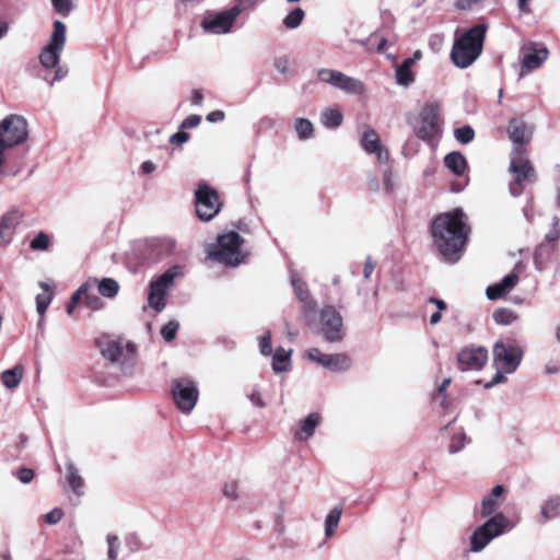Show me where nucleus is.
Masks as SVG:
<instances>
[{"mask_svg":"<svg viewBox=\"0 0 560 560\" xmlns=\"http://www.w3.org/2000/svg\"><path fill=\"white\" fill-rule=\"evenodd\" d=\"M156 170V164L153 163L152 161L148 160V161H144L141 165H140V171L143 175H149V174H152L154 171Z\"/></svg>","mask_w":560,"mask_h":560,"instance_id":"338daca9","label":"nucleus"},{"mask_svg":"<svg viewBox=\"0 0 560 560\" xmlns=\"http://www.w3.org/2000/svg\"><path fill=\"white\" fill-rule=\"evenodd\" d=\"M189 140V133L185 131H178L171 136L170 142L176 147H180Z\"/></svg>","mask_w":560,"mask_h":560,"instance_id":"680f3d73","label":"nucleus"},{"mask_svg":"<svg viewBox=\"0 0 560 560\" xmlns=\"http://www.w3.org/2000/svg\"><path fill=\"white\" fill-rule=\"evenodd\" d=\"M505 290L502 288V285L498 282L495 284L489 285L486 290V295L490 301L498 300L502 298L505 294Z\"/></svg>","mask_w":560,"mask_h":560,"instance_id":"3c124183","label":"nucleus"},{"mask_svg":"<svg viewBox=\"0 0 560 560\" xmlns=\"http://www.w3.org/2000/svg\"><path fill=\"white\" fill-rule=\"evenodd\" d=\"M259 351L262 355L268 357L272 352L271 334L267 331L259 338Z\"/></svg>","mask_w":560,"mask_h":560,"instance_id":"09e8293b","label":"nucleus"},{"mask_svg":"<svg viewBox=\"0 0 560 560\" xmlns=\"http://www.w3.org/2000/svg\"><path fill=\"white\" fill-rule=\"evenodd\" d=\"M534 127L521 118H511L508 135L513 143L511 155L524 154V147L532 140Z\"/></svg>","mask_w":560,"mask_h":560,"instance_id":"4468645a","label":"nucleus"},{"mask_svg":"<svg viewBox=\"0 0 560 560\" xmlns=\"http://www.w3.org/2000/svg\"><path fill=\"white\" fill-rule=\"evenodd\" d=\"M396 82L401 86H409L415 82V75L411 70L396 66Z\"/></svg>","mask_w":560,"mask_h":560,"instance_id":"79ce46f5","label":"nucleus"},{"mask_svg":"<svg viewBox=\"0 0 560 560\" xmlns=\"http://www.w3.org/2000/svg\"><path fill=\"white\" fill-rule=\"evenodd\" d=\"M66 24L59 20L52 24V33L48 43L43 47L39 54V63L46 69H55L52 77L45 75L44 80L52 86L56 82L63 80L68 75V68L60 66L61 52L66 45Z\"/></svg>","mask_w":560,"mask_h":560,"instance_id":"f257e3e1","label":"nucleus"},{"mask_svg":"<svg viewBox=\"0 0 560 560\" xmlns=\"http://www.w3.org/2000/svg\"><path fill=\"white\" fill-rule=\"evenodd\" d=\"M342 514V509L340 506H335L330 512L327 514L325 518V536L331 537L336 529L338 528L340 518Z\"/></svg>","mask_w":560,"mask_h":560,"instance_id":"72a5a7b5","label":"nucleus"},{"mask_svg":"<svg viewBox=\"0 0 560 560\" xmlns=\"http://www.w3.org/2000/svg\"><path fill=\"white\" fill-rule=\"evenodd\" d=\"M23 372L22 365H15L12 369L5 370L1 374L2 384L9 389L18 387L22 381Z\"/></svg>","mask_w":560,"mask_h":560,"instance_id":"2f4dec72","label":"nucleus"},{"mask_svg":"<svg viewBox=\"0 0 560 560\" xmlns=\"http://www.w3.org/2000/svg\"><path fill=\"white\" fill-rule=\"evenodd\" d=\"M488 361V350L483 347H466L457 354L460 371L481 370Z\"/></svg>","mask_w":560,"mask_h":560,"instance_id":"dca6fc26","label":"nucleus"},{"mask_svg":"<svg viewBox=\"0 0 560 560\" xmlns=\"http://www.w3.org/2000/svg\"><path fill=\"white\" fill-rule=\"evenodd\" d=\"M203 102V94L200 90H194L190 96V103L194 106H201Z\"/></svg>","mask_w":560,"mask_h":560,"instance_id":"774afa93","label":"nucleus"},{"mask_svg":"<svg viewBox=\"0 0 560 560\" xmlns=\"http://www.w3.org/2000/svg\"><path fill=\"white\" fill-rule=\"evenodd\" d=\"M360 145L366 154L375 155L380 164H386L388 162V150L382 143L378 133L368 125L362 127Z\"/></svg>","mask_w":560,"mask_h":560,"instance_id":"2eb2a0df","label":"nucleus"},{"mask_svg":"<svg viewBox=\"0 0 560 560\" xmlns=\"http://www.w3.org/2000/svg\"><path fill=\"white\" fill-rule=\"evenodd\" d=\"M316 75L319 82L328 84L347 94L361 95L365 91V85L361 80L349 77L339 70L323 68L317 70Z\"/></svg>","mask_w":560,"mask_h":560,"instance_id":"9d476101","label":"nucleus"},{"mask_svg":"<svg viewBox=\"0 0 560 560\" xmlns=\"http://www.w3.org/2000/svg\"><path fill=\"white\" fill-rule=\"evenodd\" d=\"M467 443V436L465 432H459L455 434L448 444V453L450 454H456L460 452Z\"/></svg>","mask_w":560,"mask_h":560,"instance_id":"a18cd8bd","label":"nucleus"},{"mask_svg":"<svg viewBox=\"0 0 560 560\" xmlns=\"http://www.w3.org/2000/svg\"><path fill=\"white\" fill-rule=\"evenodd\" d=\"M304 16V11L301 8H296L284 18L283 24L287 28L294 30L302 24Z\"/></svg>","mask_w":560,"mask_h":560,"instance_id":"e433bc0d","label":"nucleus"},{"mask_svg":"<svg viewBox=\"0 0 560 560\" xmlns=\"http://www.w3.org/2000/svg\"><path fill=\"white\" fill-rule=\"evenodd\" d=\"M66 480L77 497L84 494V480L72 462L67 463Z\"/></svg>","mask_w":560,"mask_h":560,"instance_id":"bb28decb","label":"nucleus"},{"mask_svg":"<svg viewBox=\"0 0 560 560\" xmlns=\"http://www.w3.org/2000/svg\"><path fill=\"white\" fill-rule=\"evenodd\" d=\"M237 483L236 481H230L226 482L223 487V494L230 499V500H236L237 499Z\"/></svg>","mask_w":560,"mask_h":560,"instance_id":"13d9d810","label":"nucleus"},{"mask_svg":"<svg viewBox=\"0 0 560 560\" xmlns=\"http://www.w3.org/2000/svg\"><path fill=\"white\" fill-rule=\"evenodd\" d=\"M107 541V558L109 560H117L118 558V548H119V538L117 535L108 534L106 536Z\"/></svg>","mask_w":560,"mask_h":560,"instance_id":"49530a36","label":"nucleus"},{"mask_svg":"<svg viewBox=\"0 0 560 560\" xmlns=\"http://www.w3.org/2000/svg\"><path fill=\"white\" fill-rule=\"evenodd\" d=\"M18 478L22 483H30L34 478V471L30 468H21L18 471Z\"/></svg>","mask_w":560,"mask_h":560,"instance_id":"0e129e2a","label":"nucleus"},{"mask_svg":"<svg viewBox=\"0 0 560 560\" xmlns=\"http://www.w3.org/2000/svg\"><path fill=\"white\" fill-rule=\"evenodd\" d=\"M92 289V281H85L84 283H82L78 290L72 294L71 299H70V302L72 304H75L78 305L79 302L81 301L82 296H85L86 292H89V290Z\"/></svg>","mask_w":560,"mask_h":560,"instance_id":"8fccbe9b","label":"nucleus"},{"mask_svg":"<svg viewBox=\"0 0 560 560\" xmlns=\"http://www.w3.org/2000/svg\"><path fill=\"white\" fill-rule=\"evenodd\" d=\"M275 68L278 72L287 74L290 69V62L287 57H279L275 60Z\"/></svg>","mask_w":560,"mask_h":560,"instance_id":"e2e57ef3","label":"nucleus"},{"mask_svg":"<svg viewBox=\"0 0 560 560\" xmlns=\"http://www.w3.org/2000/svg\"><path fill=\"white\" fill-rule=\"evenodd\" d=\"M466 247H433V255L440 261L454 265L462 259Z\"/></svg>","mask_w":560,"mask_h":560,"instance_id":"b1692460","label":"nucleus"},{"mask_svg":"<svg viewBox=\"0 0 560 560\" xmlns=\"http://www.w3.org/2000/svg\"><path fill=\"white\" fill-rule=\"evenodd\" d=\"M439 133L438 113L433 106H425L419 117L417 135L423 140H431Z\"/></svg>","mask_w":560,"mask_h":560,"instance_id":"a211bd4d","label":"nucleus"},{"mask_svg":"<svg viewBox=\"0 0 560 560\" xmlns=\"http://www.w3.org/2000/svg\"><path fill=\"white\" fill-rule=\"evenodd\" d=\"M196 214L201 221H211L222 208L219 192L207 183L201 182L195 190Z\"/></svg>","mask_w":560,"mask_h":560,"instance_id":"1a4fd4ad","label":"nucleus"},{"mask_svg":"<svg viewBox=\"0 0 560 560\" xmlns=\"http://www.w3.org/2000/svg\"><path fill=\"white\" fill-rule=\"evenodd\" d=\"M518 282V276L514 272L506 275L503 277V279L499 282L502 288L505 290V292L512 290Z\"/></svg>","mask_w":560,"mask_h":560,"instance_id":"6e6d98bb","label":"nucleus"},{"mask_svg":"<svg viewBox=\"0 0 560 560\" xmlns=\"http://www.w3.org/2000/svg\"><path fill=\"white\" fill-rule=\"evenodd\" d=\"M444 164L450 171H452L457 176L463 175L467 168L466 158L460 152L457 151L448 153L444 158Z\"/></svg>","mask_w":560,"mask_h":560,"instance_id":"c85d7f7f","label":"nucleus"},{"mask_svg":"<svg viewBox=\"0 0 560 560\" xmlns=\"http://www.w3.org/2000/svg\"><path fill=\"white\" fill-rule=\"evenodd\" d=\"M505 374H508V373L504 370L495 369L494 375L492 376L490 382L485 384V388L488 389V388H491V387H493L495 385L504 383L506 381Z\"/></svg>","mask_w":560,"mask_h":560,"instance_id":"5fc2aeb1","label":"nucleus"},{"mask_svg":"<svg viewBox=\"0 0 560 560\" xmlns=\"http://www.w3.org/2000/svg\"><path fill=\"white\" fill-rule=\"evenodd\" d=\"M244 247H209L207 258L229 267H237L249 255Z\"/></svg>","mask_w":560,"mask_h":560,"instance_id":"f3484780","label":"nucleus"},{"mask_svg":"<svg viewBox=\"0 0 560 560\" xmlns=\"http://www.w3.org/2000/svg\"><path fill=\"white\" fill-rule=\"evenodd\" d=\"M27 121L23 116L11 114L0 122V141L8 148L26 141Z\"/></svg>","mask_w":560,"mask_h":560,"instance_id":"9b49d317","label":"nucleus"},{"mask_svg":"<svg viewBox=\"0 0 560 560\" xmlns=\"http://www.w3.org/2000/svg\"><path fill=\"white\" fill-rule=\"evenodd\" d=\"M551 256V247H538L534 254V264L538 271L546 268L547 261Z\"/></svg>","mask_w":560,"mask_h":560,"instance_id":"58836bf2","label":"nucleus"},{"mask_svg":"<svg viewBox=\"0 0 560 560\" xmlns=\"http://www.w3.org/2000/svg\"><path fill=\"white\" fill-rule=\"evenodd\" d=\"M84 302L88 307H90L93 311H98L103 307V301L95 294H90L86 292L84 296Z\"/></svg>","mask_w":560,"mask_h":560,"instance_id":"603ef678","label":"nucleus"},{"mask_svg":"<svg viewBox=\"0 0 560 560\" xmlns=\"http://www.w3.org/2000/svg\"><path fill=\"white\" fill-rule=\"evenodd\" d=\"M383 184H384V188L387 192H393V190L395 188V180H394V175H393L392 170H389V168L385 170V172L383 174Z\"/></svg>","mask_w":560,"mask_h":560,"instance_id":"bf43d9fd","label":"nucleus"},{"mask_svg":"<svg viewBox=\"0 0 560 560\" xmlns=\"http://www.w3.org/2000/svg\"><path fill=\"white\" fill-rule=\"evenodd\" d=\"M179 328V323L177 320H170L161 328V336L166 342H171L175 339L176 334Z\"/></svg>","mask_w":560,"mask_h":560,"instance_id":"c03bdc74","label":"nucleus"},{"mask_svg":"<svg viewBox=\"0 0 560 560\" xmlns=\"http://www.w3.org/2000/svg\"><path fill=\"white\" fill-rule=\"evenodd\" d=\"M88 281H92V288L97 287L98 293L107 299H114L119 292V283L113 278H90Z\"/></svg>","mask_w":560,"mask_h":560,"instance_id":"393cba45","label":"nucleus"},{"mask_svg":"<svg viewBox=\"0 0 560 560\" xmlns=\"http://www.w3.org/2000/svg\"><path fill=\"white\" fill-rule=\"evenodd\" d=\"M292 350L278 347L272 355L271 368L276 374L287 372L291 369Z\"/></svg>","mask_w":560,"mask_h":560,"instance_id":"cd10ccee","label":"nucleus"},{"mask_svg":"<svg viewBox=\"0 0 560 560\" xmlns=\"http://www.w3.org/2000/svg\"><path fill=\"white\" fill-rule=\"evenodd\" d=\"M492 317L493 320L500 325H511L517 318L515 313L509 308L495 310L492 314Z\"/></svg>","mask_w":560,"mask_h":560,"instance_id":"4c0bfd02","label":"nucleus"},{"mask_svg":"<svg viewBox=\"0 0 560 560\" xmlns=\"http://www.w3.org/2000/svg\"><path fill=\"white\" fill-rule=\"evenodd\" d=\"M54 10L63 16H68L74 9V0H50Z\"/></svg>","mask_w":560,"mask_h":560,"instance_id":"37998d69","label":"nucleus"},{"mask_svg":"<svg viewBox=\"0 0 560 560\" xmlns=\"http://www.w3.org/2000/svg\"><path fill=\"white\" fill-rule=\"evenodd\" d=\"M50 236L45 232H39L28 245H49Z\"/></svg>","mask_w":560,"mask_h":560,"instance_id":"69168bd1","label":"nucleus"},{"mask_svg":"<svg viewBox=\"0 0 560 560\" xmlns=\"http://www.w3.org/2000/svg\"><path fill=\"white\" fill-rule=\"evenodd\" d=\"M434 238L445 245H465L468 241L469 228L460 209L439 215L432 223Z\"/></svg>","mask_w":560,"mask_h":560,"instance_id":"7ed1b4c3","label":"nucleus"},{"mask_svg":"<svg viewBox=\"0 0 560 560\" xmlns=\"http://www.w3.org/2000/svg\"><path fill=\"white\" fill-rule=\"evenodd\" d=\"M247 243V240H245L238 232L236 231H229L223 234H220L217 240V245L223 246V245H243Z\"/></svg>","mask_w":560,"mask_h":560,"instance_id":"c9c22d12","label":"nucleus"},{"mask_svg":"<svg viewBox=\"0 0 560 560\" xmlns=\"http://www.w3.org/2000/svg\"><path fill=\"white\" fill-rule=\"evenodd\" d=\"M454 137L458 142H460L463 144H468L475 138V130L469 125H466V126L456 128L454 130Z\"/></svg>","mask_w":560,"mask_h":560,"instance_id":"ea45409f","label":"nucleus"},{"mask_svg":"<svg viewBox=\"0 0 560 560\" xmlns=\"http://www.w3.org/2000/svg\"><path fill=\"white\" fill-rule=\"evenodd\" d=\"M248 5L249 3H247L246 1L240 0L238 3H236L228 10H223L217 13H209L203 18L201 22V27L203 28L205 32L211 34H226L232 30V26L236 18Z\"/></svg>","mask_w":560,"mask_h":560,"instance_id":"6e6552de","label":"nucleus"},{"mask_svg":"<svg viewBox=\"0 0 560 560\" xmlns=\"http://www.w3.org/2000/svg\"><path fill=\"white\" fill-rule=\"evenodd\" d=\"M560 498L550 497L545 500L540 506V514L544 522L555 520L559 516L560 512Z\"/></svg>","mask_w":560,"mask_h":560,"instance_id":"7c9ffc66","label":"nucleus"},{"mask_svg":"<svg viewBox=\"0 0 560 560\" xmlns=\"http://www.w3.org/2000/svg\"><path fill=\"white\" fill-rule=\"evenodd\" d=\"M291 284L293 287L296 298L303 305V308H302L303 316L307 317V315L310 313L314 314L316 311L317 304L311 298L306 282L303 281L296 273H292Z\"/></svg>","mask_w":560,"mask_h":560,"instance_id":"412c9836","label":"nucleus"},{"mask_svg":"<svg viewBox=\"0 0 560 560\" xmlns=\"http://www.w3.org/2000/svg\"><path fill=\"white\" fill-rule=\"evenodd\" d=\"M320 122L327 128H337L342 122V114L338 108H325L320 114Z\"/></svg>","mask_w":560,"mask_h":560,"instance_id":"473e14b6","label":"nucleus"},{"mask_svg":"<svg viewBox=\"0 0 560 560\" xmlns=\"http://www.w3.org/2000/svg\"><path fill=\"white\" fill-rule=\"evenodd\" d=\"M351 366L350 358L345 353L328 354L324 368L332 372L347 371Z\"/></svg>","mask_w":560,"mask_h":560,"instance_id":"c756f323","label":"nucleus"},{"mask_svg":"<svg viewBox=\"0 0 560 560\" xmlns=\"http://www.w3.org/2000/svg\"><path fill=\"white\" fill-rule=\"evenodd\" d=\"M62 517H63L62 510L56 508V509H52L50 512H48L45 515V522L50 524V525H55V524L59 523Z\"/></svg>","mask_w":560,"mask_h":560,"instance_id":"4d7b16f0","label":"nucleus"},{"mask_svg":"<svg viewBox=\"0 0 560 560\" xmlns=\"http://www.w3.org/2000/svg\"><path fill=\"white\" fill-rule=\"evenodd\" d=\"M509 171L513 175L509 184V190L513 197L521 196L524 189L536 180L535 170L524 154L511 155Z\"/></svg>","mask_w":560,"mask_h":560,"instance_id":"0eeeda50","label":"nucleus"},{"mask_svg":"<svg viewBox=\"0 0 560 560\" xmlns=\"http://www.w3.org/2000/svg\"><path fill=\"white\" fill-rule=\"evenodd\" d=\"M22 218L23 214L19 210H11L2 215L0 222L3 223L4 226H8V229L15 231L18 225L21 223Z\"/></svg>","mask_w":560,"mask_h":560,"instance_id":"a19ab883","label":"nucleus"},{"mask_svg":"<svg viewBox=\"0 0 560 560\" xmlns=\"http://www.w3.org/2000/svg\"><path fill=\"white\" fill-rule=\"evenodd\" d=\"M328 354H325L323 353L319 349L317 348H310L308 350H306L305 352V358L308 359L310 361L312 362H315L322 366H324L325 362H326V358H327Z\"/></svg>","mask_w":560,"mask_h":560,"instance_id":"de8ad7c7","label":"nucleus"},{"mask_svg":"<svg viewBox=\"0 0 560 560\" xmlns=\"http://www.w3.org/2000/svg\"><path fill=\"white\" fill-rule=\"evenodd\" d=\"M38 287L43 290L42 293L36 295V311L40 317L45 316L47 308L54 299V288L47 282H38Z\"/></svg>","mask_w":560,"mask_h":560,"instance_id":"a878e982","label":"nucleus"},{"mask_svg":"<svg viewBox=\"0 0 560 560\" xmlns=\"http://www.w3.org/2000/svg\"><path fill=\"white\" fill-rule=\"evenodd\" d=\"M492 357L495 369H502L508 374H512L522 363L524 349L515 340H498L493 345Z\"/></svg>","mask_w":560,"mask_h":560,"instance_id":"423d86ee","label":"nucleus"},{"mask_svg":"<svg viewBox=\"0 0 560 560\" xmlns=\"http://www.w3.org/2000/svg\"><path fill=\"white\" fill-rule=\"evenodd\" d=\"M549 51L546 47L536 48L534 43H530V51L525 54L521 65L520 78L525 77L527 73L538 69L547 60Z\"/></svg>","mask_w":560,"mask_h":560,"instance_id":"aec40b11","label":"nucleus"},{"mask_svg":"<svg viewBox=\"0 0 560 560\" xmlns=\"http://www.w3.org/2000/svg\"><path fill=\"white\" fill-rule=\"evenodd\" d=\"M322 422V416L318 412L310 413L300 423V429L295 432L294 436L300 442L308 441L315 433L316 428Z\"/></svg>","mask_w":560,"mask_h":560,"instance_id":"5701e85b","label":"nucleus"},{"mask_svg":"<svg viewBox=\"0 0 560 560\" xmlns=\"http://www.w3.org/2000/svg\"><path fill=\"white\" fill-rule=\"evenodd\" d=\"M14 230L8 229L3 223L0 222V244L7 245L14 241Z\"/></svg>","mask_w":560,"mask_h":560,"instance_id":"864d4df0","label":"nucleus"},{"mask_svg":"<svg viewBox=\"0 0 560 560\" xmlns=\"http://www.w3.org/2000/svg\"><path fill=\"white\" fill-rule=\"evenodd\" d=\"M201 122V117L199 115H189L187 118H185L183 120V122L180 124V128L182 129H191V128H196L197 126H199V124Z\"/></svg>","mask_w":560,"mask_h":560,"instance_id":"052dcab7","label":"nucleus"},{"mask_svg":"<svg viewBox=\"0 0 560 560\" xmlns=\"http://www.w3.org/2000/svg\"><path fill=\"white\" fill-rule=\"evenodd\" d=\"M510 529V520L503 513H495L482 525L478 526L471 534V552L482 551L494 538L503 535Z\"/></svg>","mask_w":560,"mask_h":560,"instance_id":"20e7f679","label":"nucleus"},{"mask_svg":"<svg viewBox=\"0 0 560 560\" xmlns=\"http://www.w3.org/2000/svg\"><path fill=\"white\" fill-rule=\"evenodd\" d=\"M172 396L176 407L183 413H189L197 404L199 392L194 381L182 377L173 382Z\"/></svg>","mask_w":560,"mask_h":560,"instance_id":"ddd939ff","label":"nucleus"},{"mask_svg":"<svg viewBox=\"0 0 560 560\" xmlns=\"http://www.w3.org/2000/svg\"><path fill=\"white\" fill-rule=\"evenodd\" d=\"M319 330L328 342H339L343 339V318L332 305H326L319 314Z\"/></svg>","mask_w":560,"mask_h":560,"instance_id":"f8f14e48","label":"nucleus"},{"mask_svg":"<svg viewBox=\"0 0 560 560\" xmlns=\"http://www.w3.org/2000/svg\"><path fill=\"white\" fill-rule=\"evenodd\" d=\"M294 129L300 140H308L314 137V126L306 118H296Z\"/></svg>","mask_w":560,"mask_h":560,"instance_id":"f704fd0d","label":"nucleus"},{"mask_svg":"<svg viewBox=\"0 0 560 560\" xmlns=\"http://www.w3.org/2000/svg\"><path fill=\"white\" fill-rule=\"evenodd\" d=\"M97 346L102 355L113 363L125 360L128 353H133L135 350L132 343L128 342L126 347H124L120 341L108 339L97 340Z\"/></svg>","mask_w":560,"mask_h":560,"instance_id":"6ab92c4d","label":"nucleus"},{"mask_svg":"<svg viewBox=\"0 0 560 560\" xmlns=\"http://www.w3.org/2000/svg\"><path fill=\"white\" fill-rule=\"evenodd\" d=\"M505 493V488L502 485H497L491 492L486 495L480 504V516L487 517L497 512L501 506L500 498Z\"/></svg>","mask_w":560,"mask_h":560,"instance_id":"4be33fe9","label":"nucleus"},{"mask_svg":"<svg viewBox=\"0 0 560 560\" xmlns=\"http://www.w3.org/2000/svg\"><path fill=\"white\" fill-rule=\"evenodd\" d=\"M486 31V25L477 24L454 40L451 59L457 68L466 69L479 58L483 48Z\"/></svg>","mask_w":560,"mask_h":560,"instance_id":"f03ea898","label":"nucleus"},{"mask_svg":"<svg viewBox=\"0 0 560 560\" xmlns=\"http://www.w3.org/2000/svg\"><path fill=\"white\" fill-rule=\"evenodd\" d=\"M182 275V267L175 265L150 282L148 304L156 313H160L165 308V296L167 295L171 288L174 285L175 278Z\"/></svg>","mask_w":560,"mask_h":560,"instance_id":"39448f33","label":"nucleus"}]
</instances>
